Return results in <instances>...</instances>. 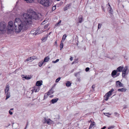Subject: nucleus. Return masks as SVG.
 I'll use <instances>...</instances> for the list:
<instances>
[{
    "mask_svg": "<svg viewBox=\"0 0 129 129\" xmlns=\"http://www.w3.org/2000/svg\"><path fill=\"white\" fill-rule=\"evenodd\" d=\"M70 59L71 61H72L73 60V58H72V57H71L70 58Z\"/></svg>",
    "mask_w": 129,
    "mask_h": 129,
    "instance_id": "nucleus-47",
    "label": "nucleus"
},
{
    "mask_svg": "<svg viewBox=\"0 0 129 129\" xmlns=\"http://www.w3.org/2000/svg\"><path fill=\"white\" fill-rule=\"evenodd\" d=\"M6 25L5 23H0V31L2 33H4L6 30Z\"/></svg>",
    "mask_w": 129,
    "mask_h": 129,
    "instance_id": "nucleus-4",
    "label": "nucleus"
},
{
    "mask_svg": "<svg viewBox=\"0 0 129 129\" xmlns=\"http://www.w3.org/2000/svg\"><path fill=\"white\" fill-rule=\"evenodd\" d=\"M122 73H124V74H126V72H125L122 71Z\"/></svg>",
    "mask_w": 129,
    "mask_h": 129,
    "instance_id": "nucleus-50",
    "label": "nucleus"
},
{
    "mask_svg": "<svg viewBox=\"0 0 129 129\" xmlns=\"http://www.w3.org/2000/svg\"><path fill=\"white\" fill-rule=\"evenodd\" d=\"M22 77L23 78H24L27 80L30 79L31 78V77H29V76H24V77L22 76Z\"/></svg>",
    "mask_w": 129,
    "mask_h": 129,
    "instance_id": "nucleus-23",
    "label": "nucleus"
},
{
    "mask_svg": "<svg viewBox=\"0 0 129 129\" xmlns=\"http://www.w3.org/2000/svg\"><path fill=\"white\" fill-rule=\"evenodd\" d=\"M45 122L48 124H50L52 123V121L49 119H45Z\"/></svg>",
    "mask_w": 129,
    "mask_h": 129,
    "instance_id": "nucleus-10",
    "label": "nucleus"
},
{
    "mask_svg": "<svg viewBox=\"0 0 129 129\" xmlns=\"http://www.w3.org/2000/svg\"><path fill=\"white\" fill-rule=\"evenodd\" d=\"M58 100V98H56V99H52L51 101V102L52 104H54L56 103Z\"/></svg>",
    "mask_w": 129,
    "mask_h": 129,
    "instance_id": "nucleus-13",
    "label": "nucleus"
},
{
    "mask_svg": "<svg viewBox=\"0 0 129 129\" xmlns=\"http://www.w3.org/2000/svg\"><path fill=\"white\" fill-rule=\"evenodd\" d=\"M117 73V71L116 70H113L112 72L111 73V76L112 77H115L114 76Z\"/></svg>",
    "mask_w": 129,
    "mask_h": 129,
    "instance_id": "nucleus-11",
    "label": "nucleus"
},
{
    "mask_svg": "<svg viewBox=\"0 0 129 129\" xmlns=\"http://www.w3.org/2000/svg\"><path fill=\"white\" fill-rule=\"evenodd\" d=\"M51 32H50V33H49V34H48V35H50L51 34Z\"/></svg>",
    "mask_w": 129,
    "mask_h": 129,
    "instance_id": "nucleus-55",
    "label": "nucleus"
},
{
    "mask_svg": "<svg viewBox=\"0 0 129 129\" xmlns=\"http://www.w3.org/2000/svg\"><path fill=\"white\" fill-rule=\"evenodd\" d=\"M126 74H124V73H122V76L123 77H125V75H126Z\"/></svg>",
    "mask_w": 129,
    "mask_h": 129,
    "instance_id": "nucleus-43",
    "label": "nucleus"
},
{
    "mask_svg": "<svg viewBox=\"0 0 129 129\" xmlns=\"http://www.w3.org/2000/svg\"><path fill=\"white\" fill-rule=\"evenodd\" d=\"M44 62H43V61H42L41 62H39V66L40 67H41L43 64Z\"/></svg>",
    "mask_w": 129,
    "mask_h": 129,
    "instance_id": "nucleus-31",
    "label": "nucleus"
},
{
    "mask_svg": "<svg viewBox=\"0 0 129 129\" xmlns=\"http://www.w3.org/2000/svg\"><path fill=\"white\" fill-rule=\"evenodd\" d=\"M27 124L26 126H25L24 129H26L27 127Z\"/></svg>",
    "mask_w": 129,
    "mask_h": 129,
    "instance_id": "nucleus-53",
    "label": "nucleus"
},
{
    "mask_svg": "<svg viewBox=\"0 0 129 129\" xmlns=\"http://www.w3.org/2000/svg\"><path fill=\"white\" fill-rule=\"evenodd\" d=\"M63 47V44L62 42H61V43L60 45V47Z\"/></svg>",
    "mask_w": 129,
    "mask_h": 129,
    "instance_id": "nucleus-39",
    "label": "nucleus"
},
{
    "mask_svg": "<svg viewBox=\"0 0 129 129\" xmlns=\"http://www.w3.org/2000/svg\"><path fill=\"white\" fill-rule=\"evenodd\" d=\"M61 22V20H60L58 23H57L56 24H55V26L57 27L59 25Z\"/></svg>",
    "mask_w": 129,
    "mask_h": 129,
    "instance_id": "nucleus-29",
    "label": "nucleus"
},
{
    "mask_svg": "<svg viewBox=\"0 0 129 129\" xmlns=\"http://www.w3.org/2000/svg\"><path fill=\"white\" fill-rule=\"evenodd\" d=\"M40 90L38 86L35 87L32 89V91L36 92L39 91Z\"/></svg>",
    "mask_w": 129,
    "mask_h": 129,
    "instance_id": "nucleus-9",
    "label": "nucleus"
},
{
    "mask_svg": "<svg viewBox=\"0 0 129 129\" xmlns=\"http://www.w3.org/2000/svg\"><path fill=\"white\" fill-rule=\"evenodd\" d=\"M50 58L48 56L45 57L44 58L43 62H46L48 61L49 60Z\"/></svg>",
    "mask_w": 129,
    "mask_h": 129,
    "instance_id": "nucleus-17",
    "label": "nucleus"
},
{
    "mask_svg": "<svg viewBox=\"0 0 129 129\" xmlns=\"http://www.w3.org/2000/svg\"><path fill=\"white\" fill-rule=\"evenodd\" d=\"M56 6H53L52 8V10L53 11L55 9H56Z\"/></svg>",
    "mask_w": 129,
    "mask_h": 129,
    "instance_id": "nucleus-37",
    "label": "nucleus"
},
{
    "mask_svg": "<svg viewBox=\"0 0 129 129\" xmlns=\"http://www.w3.org/2000/svg\"><path fill=\"white\" fill-rule=\"evenodd\" d=\"M127 69V66H126L124 68L123 70V71H124L125 72H126Z\"/></svg>",
    "mask_w": 129,
    "mask_h": 129,
    "instance_id": "nucleus-30",
    "label": "nucleus"
},
{
    "mask_svg": "<svg viewBox=\"0 0 129 129\" xmlns=\"http://www.w3.org/2000/svg\"><path fill=\"white\" fill-rule=\"evenodd\" d=\"M42 32V31L36 30L35 29H33L31 31L30 33L31 34H32L34 35H36L40 34Z\"/></svg>",
    "mask_w": 129,
    "mask_h": 129,
    "instance_id": "nucleus-5",
    "label": "nucleus"
},
{
    "mask_svg": "<svg viewBox=\"0 0 129 129\" xmlns=\"http://www.w3.org/2000/svg\"><path fill=\"white\" fill-rule=\"evenodd\" d=\"M126 90V89L125 88H122L121 89H118V91H121L122 92H125Z\"/></svg>",
    "mask_w": 129,
    "mask_h": 129,
    "instance_id": "nucleus-16",
    "label": "nucleus"
},
{
    "mask_svg": "<svg viewBox=\"0 0 129 129\" xmlns=\"http://www.w3.org/2000/svg\"><path fill=\"white\" fill-rule=\"evenodd\" d=\"M9 89V84H7L6 85V87L5 89V93H9L8 91Z\"/></svg>",
    "mask_w": 129,
    "mask_h": 129,
    "instance_id": "nucleus-8",
    "label": "nucleus"
},
{
    "mask_svg": "<svg viewBox=\"0 0 129 129\" xmlns=\"http://www.w3.org/2000/svg\"><path fill=\"white\" fill-rule=\"evenodd\" d=\"M104 114L106 116L107 115H110L111 114H109V113H104Z\"/></svg>",
    "mask_w": 129,
    "mask_h": 129,
    "instance_id": "nucleus-41",
    "label": "nucleus"
},
{
    "mask_svg": "<svg viewBox=\"0 0 129 129\" xmlns=\"http://www.w3.org/2000/svg\"><path fill=\"white\" fill-rule=\"evenodd\" d=\"M119 74H120L119 73H118L117 74H116V77H117V76H119Z\"/></svg>",
    "mask_w": 129,
    "mask_h": 129,
    "instance_id": "nucleus-49",
    "label": "nucleus"
},
{
    "mask_svg": "<svg viewBox=\"0 0 129 129\" xmlns=\"http://www.w3.org/2000/svg\"><path fill=\"white\" fill-rule=\"evenodd\" d=\"M106 128V127L105 126H104L101 129H105Z\"/></svg>",
    "mask_w": 129,
    "mask_h": 129,
    "instance_id": "nucleus-51",
    "label": "nucleus"
},
{
    "mask_svg": "<svg viewBox=\"0 0 129 129\" xmlns=\"http://www.w3.org/2000/svg\"><path fill=\"white\" fill-rule=\"evenodd\" d=\"M123 68V67L120 66L117 69L116 71L117 72H121L122 71Z\"/></svg>",
    "mask_w": 129,
    "mask_h": 129,
    "instance_id": "nucleus-12",
    "label": "nucleus"
},
{
    "mask_svg": "<svg viewBox=\"0 0 129 129\" xmlns=\"http://www.w3.org/2000/svg\"><path fill=\"white\" fill-rule=\"evenodd\" d=\"M53 92V90L52 89L50 90H49L48 92V95H50L52 94Z\"/></svg>",
    "mask_w": 129,
    "mask_h": 129,
    "instance_id": "nucleus-25",
    "label": "nucleus"
},
{
    "mask_svg": "<svg viewBox=\"0 0 129 129\" xmlns=\"http://www.w3.org/2000/svg\"><path fill=\"white\" fill-rule=\"evenodd\" d=\"M85 71L86 72H87L89 71V68L88 67H87L86 68Z\"/></svg>",
    "mask_w": 129,
    "mask_h": 129,
    "instance_id": "nucleus-44",
    "label": "nucleus"
},
{
    "mask_svg": "<svg viewBox=\"0 0 129 129\" xmlns=\"http://www.w3.org/2000/svg\"><path fill=\"white\" fill-rule=\"evenodd\" d=\"M34 59L32 57H30L27 58L26 60V61L27 62L28 61H29V62H31L34 60Z\"/></svg>",
    "mask_w": 129,
    "mask_h": 129,
    "instance_id": "nucleus-15",
    "label": "nucleus"
},
{
    "mask_svg": "<svg viewBox=\"0 0 129 129\" xmlns=\"http://www.w3.org/2000/svg\"><path fill=\"white\" fill-rule=\"evenodd\" d=\"M41 14H36L34 12L32 14L25 13L21 16L23 21L18 18H16L15 20L14 25L15 30L16 33H19L22 30H26L28 27V25L31 23L33 19L37 20L41 17Z\"/></svg>",
    "mask_w": 129,
    "mask_h": 129,
    "instance_id": "nucleus-1",
    "label": "nucleus"
},
{
    "mask_svg": "<svg viewBox=\"0 0 129 129\" xmlns=\"http://www.w3.org/2000/svg\"><path fill=\"white\" fill-rule=\"evenodd\" d=\"M77 81L80 82V78H78L77 79Z\"/></svg>",
    "mask_w": 129,
    "mask_h": 129,
    "instance_id": "nucleus-46",
    "label": "nucleus"
},
{
    "mask_svg": "<svg viewBox=\"0 0 129 129\" xmlns=\"http://www.w3.org/2000/svg\"><path fill=\"white\" fill-rule=\"evenodd\" d=\"M114 127V126H109L108 128V129H112Z\"/></svg>",
    "mask_w": 129,
    "mask_h": 129,
    "instance_id": "nucleus-36",
    "label": "nucleus"
},
{
    "mask_svg": "<svg viewBox=\"0 0 129 129\" xmlns=\"http://www.w3.org/2000/svg\"><path fill=\"white\" fill-rule=\"evenodd\" d=\"M116 86L118 87H123V85L119 81H117L116 82Z\"/></svg>",
    "mask_w": 129,
    "mask_h": 129,
    "instance_id": "nucleus-7",
    "label": "nucleus"
},
{
    "mask_svg": "<svg viewBox=\"0 0 129 129\" xmlns=\"http://www.w3.org/2000/svg\"><path fill=\"white\" fill-rule=\"evenodd\" d=\"M6 100H7L10 96V93H6Z\"/></svg>",
    "mask_w": 129,
    "mask_h": 129,
    "instance_id": "nucleus-26",
    "label": "nucleus"
},
{
    "mask_svg": "<svg viewBox=\"0 0 129 129\" xmlns=\"http://www.w3.org/2000/svg\"><path fill=\"white\" fill-rule=\"evenodd\" d=\"M74 63V62H73L72 63Z\"/></svg>",
    "mask_w": 129,
    "mask_h": 129,
    "instance_id": "nucleus-59",
    "label": "nucleus"
},
{
    "mask_svg": "<svg viewBox=\"0 0 129 129\" xmlns=\"http://www.w3.org/2000/svg\"><path fill=\"white\" fill-rule=\"evenodd\" d=\"M14 23L13 21H10L8 23V24L7 27L8 31L10 32L12 31L14 29Z\"/></svg>",
    "mask_w": 129,
    "mask_h": 129,
    "instance_id": "nucleus-3",
    "label": "nucleus"
},
{
    "mask_svg": "<svg viewBox=\"0 0 129 129\" xmlns=\"http://www.w3.org/2000/svg\"><path fill=\"white\" fill-rule=\"evenodd\" d=\"M114 91V89L113 88H112L110 91H109L108 92H107L106 94L109 95V96H110V95H111L113 91Z\"/></svg>",
    "mask_w": 129,
    "mask_h": 129,
    "instance_id": "nucleus-18",
    "label": "nucleus"
},
{
    "mask_svg": "<svg viewBox=\"0 0 129 129\" xmlns=\"http://www.w3.org/2000/svg\"><path fill=\"white\" fill-rule=\"evenodd\" d=\"M67 37V36L66 35L64 34L63 36V37L62 38V41H61V42H64V41L65 39H66V37Z\"/></svg>",
    "mask_w": 129,
    "mask_h": 129,
    "instance_id": "nucleus-24",
    "label": "nucleus"
},
{
    "mask_svg": "<svg viewBox=\"0 0 129 129\" xmlns=\"http://www.w3.org/2000/svg\"><path fill=\"white\" fill-rule=\"evenodd\" d=\"M60 123L61 124V123H60V122H58L57 123V124H60Z\"/></svg>",
    "mask_w": 129,
    "mask_h": 129,
    "instance_id": "nucleus-58",
    "label": "nucleus"
},
{
    "mask_svg": "<svg viewBox=\"0 0 129 129\" xmlns=\"http://www.w3.org/2000/svg\"><path fill=\"white\" fill-rule=\"evenodd\" d=\"M61 79V78L60 77H59L58 78H57L55 80V82L56 83H57Z\"/></svg>",
    "mask_w": 129,
    "mask_h": 129,
    "instance_id": "nucleus-32",
    "label": "nucleus"
},
{
    "mask_svg": "<svg viewBox=\"0 0 129 129\" xmlns=\"http://www.w3.org/2000/svg\"><path fill=\"white\" fill-rule=\"evenodd\" d=\"M48 94H45L44 96V99H46L47 98V96H48Z\"/></svg>",
    "mask_w": 129,
    "mask_h": 129,
    "instance_id": "nucleus-40",
    "label": "nucleus"
},
{
    "mask_svg": "<svg viewBox=\"0 0 129 129\" xmlns=\"http://www.w3.org/2000/svg\"><path fill=\"white\" fill-rule=\"evenodd\" d=\"M71 83L69 81H67V83H66V85L67 87H69L71 86Z\"/></svg>",
    "mask_w": 129,
    "mask_h": 129,
    "instance_id": "nucleus-21",
    "label": "nucleus"
},
{
    "mask_svg": "<svg viewBox=\"0 0 129 129\" xmlns=\"http://www.w3.org/2000/svg\"><path fill=\"white\" fill-rule=\"evenodd\" d=\"M59 59H57L55 61H52V62L53 63H56L59 61Z\"/></svg>",
    "mask_w": 129,
    "mask_h": 129,
    "instance_id": "nucleus-34",
    "label": "nucleus"
},
{
    "mask_svg": "<svg viewBox=\"0 0 129 129\" xmlns=\"http://www.w3.org/2000/svg\"><path fill=\"white\" fill-rule=\"evenodd\" d=\"M69 7V5H67L65 8L64 10L65 11L67 10V9H68Z\"/></svg>",
    "mask_w": 129,
    "mask_h": 129,
    "instance_id": "nucleus-38",
    "label": "nucleus"
},
{
    "mask_svg": "<svg viewBox=\"0 0 129 129\" xmlns=\"http://www.w3.org/2000/svg\"><path fill=\"white\" fill-rule=\"evenodd\" d=\"M114 113L115 115H116L118 114V113L116 112H114Z\"/></svg>",
    "mask_w": 129,
    "mask_h": 129,
    "instance_id": "nucleus-52",
    "label": "nucleus"
},
{
    "mask_svg": "<svg viewBox=\"0 0 129 129\" xmlns=\"http://www.w3.org/2000/svg\"><path fill=\"white\" fill-rule=\"evenodd\" d=\"M47 27V26H45L44 27V28H46Z\"/></svg>",
    "mask_w": 129,
    "mask_h": 129,
    "instance_id": "nucleus-56",
    "label": "nucleus"
},
{
    "mask_svg": "<svg viewBox=\"0 0 129 129\" xmlns=\"http://www.w3.org/2000/svg\"><path fill=\"white\" fill-rule=\"evenodd\" d=\"M9 113L10 115H12L13 114L12 112L10 110L9 111Z\"/></svg>",
    "mask_w": 129,
    "mask_h": 129,
    "instance_id": "nucleus-45",
    "label": "nucleus"
},
{
    "mask_svg": "<svg viewBox=\"0 0 129 129\" xmlns=\"http://www.w3.org/2000/svg\"><path fill=\"white\" fill-rule=\"evenodd\" d=\"M89 123H90V125L89 126V129H91L92 128H93L95 125V123L93 121L90 120L89 121Z\"/></svg>",
    "mask_w": 129,
    "mask_h": 129,
    "instance_id": "nucleus-6",
    "label": "nucleus"
},
{
    "mask_svg": "<svg viewBox=\"0 0 129 129\" xmlns=\"http://www.w3.org/2000/svg\"><path fill=\"white\" fill-rule=\"evenodd\" d=\"M47 39V37H45L43 38L41 40L43 42H44L46 41V40Z\"/></svg>",
    "mask_w": 129,
    "mask_h": 129,
    "instance_id": "nucleus-27",
    "label": "nucleus"
},
{
    "mask_svg": "<svg viewBox=\"0 0 129 129\" xmlns=\"http://www.w3.org/2000/svg\"><path fill=\"white\" fill-rule=\"evenodd\" d=\"M63 47H60V50H61L62 48Z\"/></svg>",
    "mask_w": 129,
    "mask_h": 129,
    "instance_id": "nucleus-54",
    "label": "nucleus"
},
{
    "mask_svg": "<svg viewBox=\"0 0 129 129\" xmlns=\"http://www.w3.org/2000/svg\"><path fill=\"white\" fill-rule=\"evenodd\" d=\"M102 26V24L101 23H99L98 25V29H100Z\"/></svg>",
    "mask_w": 129,
    "mask_h": 129,
    "instance_id": "nucleus-33",
    "label": "nucleus"
},
{
    "mask_svg": "<svg viewBox=\"0 0 129 129\" xmlns=\"http://www.w3.org/2000/svg\"><path fill=\"white\" fill-rule=\"evenodd\" d=\"M79 73V72H78L77 73H75L74 75H75V76L76 77H77V75Z\"/></svg>",
    "mask_w": 129,
    "mask_h": 129,
    "instance_id": "nucleus-42",
    "label": "nucleus"
},
{
    "mask_svg": "<svg viewBox=\"0 0 129 129\" xmlns=\"http://www.w3.org/2000/svg\"><path fill=\"white\" fill-rule=\"evenodd\" d=\"M42 84V83L40 81H38L36 83V85L38 87L41 86Z\"/></svg>",
    "mask_w": 129,
    "mask_h": 129,
    "instance_id": "nucleus-14",
    "label": "nucleus"
},
{
    "mask_svg": "<svg viewBox=\"0 0 129 129\" xmlns=\"http://www.w3.org/2000/svg\"><path fill=\"white\" fill-rule=\"evenodd\" d=\"M79 22V23H81L83 21V16H80L78 18Z\"/></svg>",
    "mask_w": 129,
    "mask_h": 129,
    "instance_id": "nucleus-19",
    "label": "nucleus"
},
{
    "mask_svg": "<svg viewBox=\"0 0 129 129\" xmlns=\"http://www.w3.org/2000/svg\"><path fill=\"white\" fill-rule=\"evenodd\" d=\"M55 45H57V41H56V40L55 42Z\"/></svg>",
    "mask_w": 129,
    "mask_h": 129,
    "instance_id": "nucleus-48",
    "label": "nucleus"
},
{
    "mask_svg": "<svg viewBox=\"0 0 129 129\" xmlns=\"http://www.w3.org/2000/svg\"><path fill=\"white\" fill-rule=\"evenodd\" d=\"M95 85H93L92 86V90H91V91H94V89L95 88Z\"/></svg>",
    "mask_w": 129,
    "mask_h": 129,
    "instance_id": "nucleus-35",
    "label": "nucleus"
},
{
    "mask_svg": "<svg viewBox=\"0 0 129 129\" xmlns=\"http://www.w3.org/2000/svg\"><path fill=\"white\" fill-rule=\"evenodd\" d=\"M38 2L45 7H48L50 6L48 0H38Z\"/></svg>",
    "mask_w": 129,
    "mask_h": 129,
    "instance_id": "nucleus-2",
    "label": "nucleus"
},
{
    "mask_svg": "<svg viewBox=\"0 0 129 129\" xmlns=\"http://www.w3.org/2000/svg\"><path fill=\"white\" fill-rule=\"evenodd\" d=\"M108 4H109V7L108 8V9L109 11V12L110 13H111L112 12V9L109 3H108Z\"/></svg>",
    "mask_w": 129,
    "mask_h": 129,
    "instance_id": "nucleus-20",
    "label": "nucleus"
},
{
    "mask_svg": "<svg viewBox=\"0 0 129 129\" xmlns=\"http://www.w3.org/2000/svg\"><path fill=\"white\" fill-rule=\"evenodd\" d=\"M13 109V108H11L10 109V110H12Z\"/></svg>",
    "mask_w": 129,
    "mask_h": 129,
    "instance_id": "nucleus-57",
    "label": "nucleus"
},
{
    "mask_svg": "<svg viewBox=\"0 0 129 129\" xmlns=\"http://www.w3.org/2000/svg\"><path fill=\"white\" fill-rule=\"evenodd\" d=\"M110 96H109V95L107 94L106 93L105 95L104 96V99L106 101H107L109 98V97Z\"/></svg>",
    "mask_w": 129,
    "mask_h": 129,
    "instance_id": "nucleus-22",
    "label": "nucleus"
},
{
    "mask_svg": "<svg viewBox=\"0 0 129 129\" xmlns=\"http://www.w3.org/2000/svg\"><path fill=\"white\" fill-rule=\"evenodd\" d=\"M27 3H32L33 2V0H24Z\"/></svg>",
    "mask_w": 129,
    "mask_h": 129,
    "instance_id": "nucleus-28",
    "label": "nucleus"
}]
</instances>
